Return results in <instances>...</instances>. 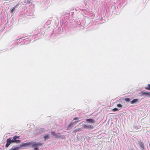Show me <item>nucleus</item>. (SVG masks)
<instances>
[{"instance_id": "f257e3e1", "label": "nucleus", "mask_w": 150, "mask_h": 150, "mask_svg": "<svg viewBox=\"0 0 150 150\" xmlns=\"http://www.w3.org/2000/svg\"><path fill=\"white\" fill-rule=\"evenodd\" d=\"M140 96H145L147 97H150V92L146 91H142L140 93Z\"/></svg>"}, {"instance_id": "f03ea898", "label": "nucleus", "mask_w": 150, "mask_h": 150, "mask_svg": "<svg viewBox=\"0 0 150 150\" xmlns=\"http://www.w3.org/2000/svg\"><path fill=\"white\" fill-rule=\"evenodd\" d=\"M42 145V143L40 142H38L35 143V142H33L32 144H31V146L32 147H38L41 146Z\"/></svg>"}, {"instance_id": "7ed1b4c3", "label": "nucleus", "mask_w": 150, "mask_h": 150, "mask_svg": "<svg viewBox=\"0 0 150 150\" xmlns=\"http://www.w3.org/2000/svg\"><path fill=\"white\" fill-rule=\"evenodd\" d=\"M33 142H27L26 143H24L22 144L21 145V146L22 147H25L26 146H29L30 145H31V144H32Z\"/></svg>"}, {"instance_id": "20e7f679", "label": "nucleus", "mask_w": 150, "mask_h": 150, "mask_svg": "<svg viewBox=\"0 0 150 150\" xmlns=\"http://www.w3.org/2000/svg\"><path fill=\"white\" fill-rule=\"evenodd\" d=\"M51 134L54 137L57 138L58 137H60L59 135L60 134V133H56L54 132H51Z\"/></svg>"}, {"instance_id": "39448f33", "label": "nucleus", "mask_w": 150, "mask_h": 150, "mask_svg": "<svg viewBox=\"0 0 150 150\" xmlns=\"http://www.w3.org/2000/svg\"><path fill=\"white\" fill-rule=\"evenodd\" d=\"M139 145L140 149L142 150H143L144 148L143 142H139Z\"/></svg>"}, {"instance_id": "423d86ee", "label": "nucleus", "mask_w": 150, "mask_h": 150, "mask_svg": "<svg viewBox=\"0 0 150 150\" xmlns=\"http://www.w3.org/2000/svg\"><path fill=\"white\" fill-rule=\"evenodd\" d=\"M11 143V138L7 139L6 143V147H8Z\"/></svg>"}, {"instance_id": "0eeeda50", "label": "nucleus", "mask_w": 150, "mask_h": 150, "mask_svg": "<svg viewBox=\"0 0 150 150\" xmlns=\"http://www.w3.org/2000/svg\"><path fill=\"white\" fill-rule=\"evenodd\" d=\"M86 121L91 123H94L95 122V121L92 119H86Z\"/></svg>"}, {"instance_id": "6e6552de", "label": "nucleus", "mask_w": 150, "mask_h": 150, "mask_svg": "<svg viewBox=\"0 0 150 150\" xmlns=\"http://www.w3.org/2000/svg\"><path fill=\"white\" fill-rule=\"evenodd\" d=\"M19 136L15 135L13 137V139L11 140V143H15V140L16 139V138H19Z\"/></svg>"}, {"instance_id": "1a4fd4ad", "label": "nucleus", "mask_w": 150, "mask_h": 150, "mask_svg": "<svg viewBox=\"0 0 150 150\" xmlns=\"http://www.w3.org/2000/svg\"><path fill=\"white\" fill-rule=\"evenodd\" d=\"M83 127V128L86 129H90L91 128V126L90 125H84Z\"/></svg>"}, {"instance_id": "9d476101", "label": "nucleus", "mask_w": 150, "mask_h": 150, "mask_svg": "<svg viewBox=\"0 0 150 150\" xmlns=\"http://www.w3.org/2000/svg\"><path fill=\"white\" fill-rule=\"evenodd\" d=\"M74 126V125L73 124V123H72V122L68 125L67 129H71Z\"/></svg>"}, {"instance_id": "9b49d317", "label": "nucleus", "mask_w": 150, "mask_h": 150, "mask_svg": "<svg viewBox=\"0 0 150 150\" xmlns=\"http://www.w3.org/2000/svg\"><path fill=\"white\" fill-rule=\"evenodd\" d=\"M138 102V100L137 99H135L132 100L130 102L131 103L133 104Z\"/></svg>"}, {"instance_id": "f8f14e48", "label": "nucleus", "mask_w": 150, "mask_h": 150, "mask_svg": "<svg viewBox=\"0 0 150 150\" xmlns=\"http://www.w3.org/2000/svg\"><path fill=\"white\" fill-rule=\"evenodd\" d=\"M50 138V136L49 134H46V135L44 136V138L46 140V139H49Z\"/></svg>"}, {"instance_id": "ddd939ff", "label": "nucleus", "mask_w": 150, "mask_h": 150, "mask_svg": "<svg viewBox=\"0 0 150 150\" xmlns=\"http://www.w3.org/2000/svg\"><path fill=\"white\" fill-rule=\"evenodd\" d=\"M20 148V147H16L14 148H11L9 150H18Z\"/></svg>"}, {"instance_id": "4468645a", "label": "nucleus", "mask_w": 150, "mask_h": 150, "mask_svg": "<svg viewBox=\"0 0 150 150\" xmlns=\"http://www.w3.org/2000/svg\"><path fill=\"white\" fill-rule=\"evenodd\" d=\"M145 89H146V90H150V84H148L147 87H145Z\"/></svg>"}, {"instance_id": "2eb2a0df", "label": "nucleus", "mask_w": 150, "mask_h": 150, "mask_svg": "<svg viewBox=\"0 0 150 150\" xmlns=\"http://www.w3.org/2000/svg\"><path fill=\"white\" fill-rule=\"evenodd\" d=\"M17 138H16V139L15 140V143H19L21 142V141L20 140H17L16 139Z\"/></svg>"}, {"instance_id": "dca6fc26", "label": "nucleus", "mask_w": 150, "mask_h": 150, "mask_svg": "<svg viewBox=\"0 0 150 150\" xmlns=\"http://www.w3.org/2000/svg\"><path fill=\"white\" fill-rule=\"evenodd\" d=\"M15 8L16 7H13L10 11L12 13L13 12V11L15 10Z\"/></svg>"}, {"instance_id": "f3484780", "label": "nucleus", "mask_w": 150, "mask_h": 150, "mask_svg": "<svg viewBox=\"0 0 150 150\" xmlns=\"http://www.w3.org/2000/svg\"><path fill=\"white\" fill-rule=\"evenodd\" d=\"M130 99L128 98H125V100L127 102H129L130 101Z\"/></svg>"}, {"instance_id": "a211bd4d", "label": "nucleus", "mask_w": 150, "mask_h": 150, "mask_svg": "<svg viewBox=\"0 0 150 150\" xmlns=\"http://www.w3.org/2000/svg\"><path fill=\"white\" fill-rule=\"evenodd\" d=\"M120 109H118V108H114L113 109H112V111H117V110H119Z\"/></svg>"}, {"instance_id": "6ab92c4d", "label": "nucleus", "mask_w": 150, "mask_h": 150, "mask_svg": "<svg viewBox=\"0 0 150 150\" xmlns=\"http://www.w3.org/2000/svg\"><path fill=\"white\" fill-rule=\"evenodd\" d=\"M117 106L118 107H120L121 108L122 107V105L120 104H117Z\"/></svg>"}, {"instance_id": "aec40b11", "label": "nucleus", "mask_w": 150, "mask_h": 150, "mask_svg": "<svg viewBox=\"0 0 150 150\" xmlns=\"http://www.w3.org/2000/svg\"><path fill=\"white\" fill-rule=\"evenodd\" d=\"M80 128H78V129H74V131H73V132H76L77 131H79L80 130Z\"/></svg>"}, {"instance_id": "412c9836", "label": "nucleus", "mask_w": 150, "mask_h": 150, "mask_svg": "<svg viewBox=\"0 0 150 150\" xmlns=\"http://www.w3.org/2000/svg\"><path fill=\"white\" fill-rule=\"evenodd\" d=\"M79 121H75L73 122H72V123H73V124L74 125L76 124Z\"/></svg>"}, {"instance_id": "4be33fe9", "label": "nucleus", "mask_w": 150, "mask_h": 150, "mask_svg": "<svg viewBox=\"0 0 150 150\" xmlns=\"http://www.w3.org/2000/svg\"><path fill=\"white\" fill-rule=\"evenodd\" d=\"M79 119V117H75L73 119V120H78V119Z\"/></svg>"}, {"instance_id": "5701e85b", "label": "nucleus", "mask_w": 150, "mask_h": 150, "mask_svg": "<svg viewBox=\"0 0 150 150\" xmlns=\"http://www.w3.org/2000/svg\"><path fill=\"white\" fill-rule=\"evenodd\" d=\"M38 148V147H34V150H39Z\"/></svg>"}, {"instance_id": "b1692460", "label": "nucleus", "mask_w": 150, "mask_h": 150, "mask_svg": "<svg viewBox=\"0 0 150 150\" xmlns=\"http://www.w3.org/2000/svg\"><path fill=\"white\" fill-rule=\"evenodd\" d=\"M42 129V132H43L45 131V130L43 129Z\"/></svg>"}]
</instances>
